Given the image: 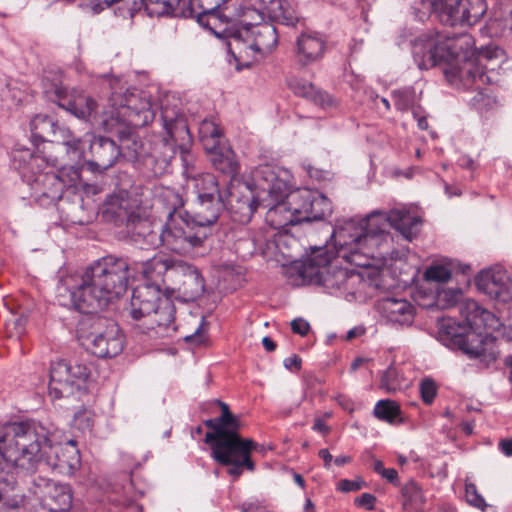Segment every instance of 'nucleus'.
I'll list each match as a JSON object with an SVG mask.
<instances>
[{
  "mask_svg": "<svg viewBox=\"0 0 512 512\" xmlns=\"http://www.w3.org/2000/svg\"><path fill=\"white\" fill-rule=\"evenodd\" d=\"M93 331L83 337L84 345L97 357H115L124 346L120 329L112 320L97 318L93 323Z\"/></svg>",
  "mask_w": 512,
  "mask_h": 512,
  "instance_id": "15",
  "label": "nucleus"
},
{
  "mask_svg": "<svg viewBox=\"0 0 512 512\" xmlns=\"http://www.w3.org/2000/svg\"><path fill=\"white\" fill-rule=\"evenodd\" d=\"M13 161L23 180L33 190L35 198L44 197L56 201L62 197L64 184L58 175L49 169L58 165L56 158H46L31 153L29 149H22L14 151Z\"/></svg>",
  "mask_w": 512,
  "mask_h": 512,
  "instance_id": "8",
  "label": "nucleus"
},
{
  "mask_svg": "<svg viewBox=\"0 0 512 512\" xmlns=\"http://www.w3.org/2000/svg\"><path fill=\"white\" fill-rule=\"evenodd\" d=\"M359 281V275L352 271H348L343 268H335L331 271V268L328 266L323 286L348 291L352 288L355 282Z\"/></svg>",
  "mask_w": 512,
  "mask_h": 512,
  "instance_id": "37",
  "label": "nucleus"
},
{
  "mask_svg": "<svg viewBox=\"0 0 512 512\" xmlns=\"http://www.w3.org/2000/svg\"><path fill=\"white\" fill-rule=\"evenodd\" d=\"M32 493L38 502L35 512H67L72 506V491L68 485L38 477Z\"/></svg>",
  "mask_w": 512,
  "mask_h": 512,
  "instance_id": "17",
  "label": "nucleus"
},
{
  "mask_svg": "<svg viewBox=\"0 0 512 512\" xmlns=\"http://www.w3.org/2000/svg\"><path fill=\"white\" fill-rule=\"evenodd\" d=\"M32 135L42 141L56 142L65 149L68 160L79 159L84 153V142L69 128L60 126L47 115H36L30 122Z\"/></svg>",
  "mask_w": 512,
  "mask_h": 512,
  "instance_id": "14",
  "label": "nucleus"
},
{
  "mask_svg": "<svg viewBox=\"0 0 512 512\" xmlns=\"http://www.w3.org/2000/svg\"><path fill=\"white\" fill-rule=\"evenodd\" d=\"M309 221L323 219L332 211L331 202L322 194L310 191Z\"/></svg>",
  "mask_w": 512,
  "mask_h": 512,
  "instance_id": "46",
  "label": "nucleus"
},
{
  "mask_svg": "<svg viewBox=\"0 0 512 512\" xmlns=\"http://www.w3.org/2000/svg\"><path fill=\"white\" fill-rule=\"evenodd\" d=\"M247 3L262 18L287 26H294L298 21L295 11L284 0H247Z\"/></svg>",
  "mask_w": 512,
  "mask_h": 512,
  "instance_id": "22",
  "label": "nucleus"
},
{
  "mask_svg": "<svg viewBox=\"0 0 512 512\" xmlns=\"http://www.w3.org/2000/svg\"><path fill=\"white\" fill-rule=\"evenodd\" d=\"M500 447H501L502 452L505 455H507V456L512 455V439L502 440L500 443Z\"/></svg>",
  "mask_w": 512,
  "mask_h": 512,
  "instance_id": "62",
  "label": "nucleus"
},
{
  "mask_svg": "<svg viewBox=\"0 0 512 512\" xmlns=\"http://www.w3.org/2000/svg\"><path fill=\"white\" fill-rule=\"evenodd\" d=\"M392 96L395 107L400 111H406L413 106L414 93L410 89L394 91Z\"/></svg>",
  "mask_w": 512,
  "mask_h": 512,
  "instance_id": "51",
  "label": "nucleus"
},
{
  "mask_svg": "<svg viewBox=\"0 0 512 512\" xmlns=\"http://www.w3.org/2000/svg\"><path fill=\"white\" fill-rule=\"evenodd\" d=\"M373 414L381 421L394 424L397 418L400 417L401 409L398 403L393 400H379L374 407Z\"/></svg>",
  "mask_w": 512,
  "mask_h": 512,
  "instance_id": "45",
  "label": "nucleus"
},
{
  "mask_svg": "<svg viewBox=\"0 0 512 512\" xmlns=\"http://www.w3.org/2000/svg\"><path fill=\"white\" fill-rule=\"evenodd\" d=\"M198 132L206 151H213L221 145L222 131L214 120H202Z\"/></svg>",
  "mask_w": 512,
  "mask_h": 512,
  "instance_id": "41",
  "label": "nucleus"
},
{
  "mask_svg": "<svg viewBox=\"0 0 512 512\" xmlns=\"http://www.w3.org/2000/svg\"><path fill=\"white\" fill-rule=\"evenodd\" d=\"M420 220L408 212L392 210L389 214L375 211L364 219H348L334 229L339 255L357 267H368L376 252L390 240V227L411 240L419 232Z\"/></svg>",
  "mask_w": 512,
  "mask_h": 512,
  "instance_id": "3",
  "label": "nucleus"
},
{
  "mask_svg": "<svg viewBox=\"0 0 512 512\" xmlns=\"http://www.w3.org/2000/svg\"><path fill=\"white\" fill-rule=\"evenodd\" d=\"M165 297L157 285L142 284L133 289L129 314L135 320L146 319Z\"/></svg>",
  "mask_w": 512,
  "mask_h": 512,
  "instance_id": "21",
  "label": "nucleus"
},
{
  "mask_svg": "<svg viewBox=\"0 0 512 512\" xmlns=\"http://www.w3.org/2000/svg\"><path fill=\"white\" fill-rule=\"evenodd\" d=\"M465 498L469 505L485 511L487 503L483 496L478 492L475 484L466 482L465 483Z\"/></svg>",
  "mask_w": 512,
  "mask_h": 512,
  "instance_id": "50",
  "label": "nucleus"
},
{
  "mask_svg": "<svg viewBox=\"0 0 512 512\" xmlns=\"http://www.w3.org/2000/svg\"><path fill=\"white\" fill-rule=\"evenodd\" d=\"M297 57L303 65L319 60L326 48V40L317 32H306L297 39Z\"/></svg>",
  "mask_w": 512,
  "mask_h": 512,
  "instance_id": "27",
  "label": "nucleus"
},
{
  "mask_svg": "<svg viewBox=\"0 0 512 512\" xmlns=\"http://www.w3.org/2000/svg\"><path fill=\"white\" fill-rule=\"evenodd\" d=\"M486 28L492 37L512 31V0L500 1L493 7Z\"/></svg>",
  "mask_w": 512,
  "mask_h": 512,
  "instance_id": "32",
  "label": "nucleus"
},
{
  "mask_svg": "<svg viewBox=\"0 0 512 512\" xmlns=\"http://www.w3.org/2000/svg\"><path fill=\"white\" fill-rule=\"evenodd\" d=\"M131 264L132 268H136L132 270V277L134 272H141L146 279L153 282L148 283L149 285H157L158 287H160L161 283H165L166 280H173L171 270L177 265V263H172L162 256H154L146 261H135Z\"/></svg>",
  "mask_w": 512,
  "mask_h": 512,
  "instance_id": "24",
  "label": "nucleus"
},
{
  "mask_svg": "<svg viewBox=\"0 0 512 512\" xmlns=\"http://www.w3.org/2000/svg\"><path fill=\"white\" fill-rule=\"evenodd\" d=\"M454 263L449 259L433 262L424 272V279L429 282L446 283L451 279Z\"/></svg>",
  "mask_w": 512,
  "mask_h": 512,
  "instance_id": "43",
  "label": "nucleus"
},
{
  "mask_svg": "<svg viewBox=\"0 0 512 512\" xmlns=\"http://www.w3.org/2000/svg\"><path fill=\"white\" fill-rule=\"evenodd\" d=\"M198 207L194 213L193 220L201 227L205 228L214 224L225 207V200L222 195L198 199Z\"/></svg>",
  "mask_w": 512,
  "mask_h": 512,
  "instance_id": "35",
  "label": "nucleus"
},
{
  "mask_svg": "<svg viewBox=\"0 0 512 512\" xmlns=\"http://www.w3.org/2000/svg\"><path fill=\"white\" fill-rule=\"evenodd\" d=\"M4 306L11 313V318L5 322V337L9 340L20 341L26 331L28 314L25 309L18 305L14 298L6 296L3 298Z\"/></svg>",
  "mask_w": 512,
  "mask_h": 512,
  "instance_id": "29",
  "label": "nucleus"
},
{
  "mask_svg": "<svg viewBox=\"0 0 512 512\" xmlns=\"http://www.w3.org/2000/svg\"><path fill=\"white\" fill-rule=\"evenodd\" d=\"M290 176L288 175L287 181L289 182ZM290 185L288 184V189L285 192L284 196L288 202L289 208L292 210V213L297 218V223L302 221H309V204H310V190H296L293 192H289Z\"/></svg>",
  "mask_w": 512,
  "mask_h": 512,
  "instance_id": "36",
  "label": "nucleus"
},
{
  "mask_svg": "<svg viewBox=\"0 0 512 512\" xmlns=\"http://www.w3.org/2000/svg\"><path fill=\"white\" fill-rule=\"evenodd\" d=\"M414 118L417 120L418 127L422 130H426L428 128V122L426 117L419 116L416 110L413 111Z\"/></svg>",
  "mask_w": 512,
  "mask_h": 512,
  "instance_id": "64",
  "label": "nucleus"
},
{
  "mask_svg": "<svg viewBox=\"0 0 512 512\" xmlns=\"http://www.w3.org/2000/svg\"><path fill=\"white\" fill-rule=\"evenodd\" d=\"M490 53H475L457 61L448 62L444 74L448 82L463 89H480L481 85L497 84L499 72L495 67H488Z\"/></svg>",
  "mask_w": 512,
  "mask_h": 512,
  "instance_id": "10",
  "label": "nucleus"
},
{
  "mask_svg": "<svg viewBox=\"0 0 512 512\" xmlns=\"http://www.w3.org/2000/svg\"><path fill=\"white\" fill-rule=\"evenodd\" d=\"M462 297V291L459 288L443 289L437 293V305L441 308H449L457 304Z\"/></svg>",
  "mask_w": 512,
  "mask_h": 512,
  "instance_id": "48",
  "label": "nucleus"
},
{
  "mask_svg": "<svg viewBox=\"0 0 512 512\" xmlns=\"http://www.w3.org/2000/svg\"><path fill=\"white\" fill-rule=\"evenodd\" d=\"M460 312L468 330L455 320L447 318L440 323L441 336L450 340L469 358L477 359L488 366L496 360L499 353L495 338L488 333V330L496 328L498 320L474 300L463 303Z\"/></svg>",
  "mask_w": 512,
  "mask_h": 512,
  "instance_id": "5",
  "label": "nucleus"
},
{
  "mask_svg": "<svg viewBox=\"0 0 512 512\" xmlns=\"http://www.w3.org/2000/svg\"><path fill=\"white\" fill-rule=\"evenodd\" d=\"M93 416L92 411L86 408L79 410L75 413L74 425L82 430L91 429L93 426Z\"/></svg>",
  "mask_w": 512,
  "mask_h": 512,
  "instance_id": "54",
  "label": "nucleus"
},
{
  "mask_svg": "<svg viewBox=\"0 0 512 512\" xmlns=\"http://www.w3.org/2000/svg\"><path fill=\"white\" fill-rule=\"evenodd\" d=\"M112 90L109 98L110 110L98 115L96 102L89 96L79 94L73 99H63L60 106L78 118L89 119L108 132L123 133L124 128L144 127L155 118L151 97L144 91L125 87L119 79L109 82Z\"/></svg>",
  "mask_w": 512,
  "mask_h": 512,
  "instance_id": "4",
  "label": "nucleus"
},
{
  "mask_svg": "<svg viewBox=\"0 0 512 512\" xmlns=\"http://www.w3.org/2000/svg\"><path fill=\"white\" fill-rule=\"evenodd\" d=\"M204 424L212 430L206 433L205 442L211 444L212 453H217L219 458L223 456V449L241 438L239 434L229 431L218 417L205 420Z\"/></svg>",
  "mask_w": 512,
  "mask_h": 512,
  "instance_id": "30",
  "label": "nucleus"
},
{
  "mask_svg": "<svg viewBox=\"0 0 512 512\" xmlns=\"http://www.w3.org/2000/svg\"><path fill=\"white\" fill-rule=\"evenodd\" d=\"M291 329L294 333L305 336L310 330V325L306 320L297 318L291 322Z\"/></svg>",
  "mask_w": 512,
  "mask_h": 512,
  "instance_id": "57",
  "label": "nucleus"
},
{
  "mask_svg": "<svg viewBox=\"0 0 512 512\" xmlns=\"http://www.w3.org/2000/svg\"><path fill=\"white\" fill-rule=\"evenodd\" d=\"M377 308L388 321L401 325L411 324L415 315L414 306L403 298H383L378 302Z\"/></svg>",
  "mask_w": 512,
  "mask_h": 512,
  "instance_id": "25",
  "label": "nucleus"
},
{
  "mask_svg": "<svg viewBox=\"0 0 512 512\" xmlns=\"http://www.w3.org/2000/svg\"><path fill=\"white\" fill-rule=\"evenodd\" d=\"M256 444L251 439L239 438L232 442L227 449H223L222 458L217 453H212V457L218 463L230 466L228 473L235 479L240 477L243 468H247L249 471L254 470V463L251 460L250 454Z\"/></svg>",
  "mask_w": 512,
  "mask_h": 512,
  "instance_id": "18",
  "label": "nucleus"
},
{
  "mask_svg": "<svg viewBox=\"0 0 512 512\" xmlns=\"http://www.w3.org/2000/svg\"><path fill=\"white\" fill-rule=\"evenodd\" d=\"M476 93L470 100L471 107L476 110L481 116L488 117L499 106L498 101L491 91L480 86V89H475Z\"/></svg>",
  "mask_w": 512,
  "mask_h": 512,
  "instance_id": "42",
  "label": "nucleus"
},
{
  "mask_svg": "<svg viewBox=\"0 0 512 512\" xmlns=\"http://www.w3.org/2000/svg\"><path fill=\"white\" fill-rule=\"evenodd\" d=\"M427 12H433L443 25L476 24L486 13L485 0H429L421 2Z\"/></svg>",
  "mask_w": 512,
  "mask_h": 512,
  "instance_id": "12",
  "label": "nucleus"
},
{
  "mask_svg": "<svg viewBox=\"0 0 512 512\" xmlns=\"http://www.w3.org/2000/svg\"><path fill=\"white\" fill-rule=\"evenodd\" d=\"M376 501V497L370 493H363L361 496L355 499V505L359 507H364L365 509L371 511L374 509V504Z\"/></svg>",
  "mask_w": 512,
  "mask_h": 512,
  "instance_id": "56",
  "label": "nucleus"
},
{
  "mask_svg": "<svg viewBox=\"0 0 512 512\" xmlns=\"http://www.w3.org/2000/svg\"><path fill=\"white\" fill-rule=\"evenodd\" d=\"M217 403L221 408V415L218 418L229 431L234 432V434H239L241 427L239 418L231 413L226 403L221 401H217Z\"/></svg>",
  "mask_w": 512,
  "mask_h": 512,
  "instance_id": "49",
  "label": "nucleus"
},
{
  "mask_svg": "<svg viewBox=\"0 0 512 512\" xmlns=\"http://www.w3.org/2000/svg\"><path fill=\"white\" fill-rule=\"evenodd\" d=\"M288 172L272 165H261L253 172V189L248 184L232 187L225 207L238 222H248L267 197L279 199L288 189Z\"/></svg>",
  "mask_w": 512,
  "mask_h": 512,
  "instance_id": "6",
  "label": "nucleus"
},
{
  "mask_svg": "<svg viewBox=\"0 0 512 512\" xmlns=\"http://www.w3.org/2000/svg\"><path fill=\"white\" fill-rule=\"evenodd\" d=\"M171 273H173V279L180 278L178 290L189 299H196L203 294L205 289L204 279L195 267L177 263Z\"/></svg>",
  "mask_w": 512,
  "mask_h": 512,
  "instance_id": "26",
  "label": "nucleus"
},
{
  "mask_svg": "<svg viewBox=\"0 0 512 512\" xmlns=\"http://www.w3.org/2000/svg\"><path fill=\"white\" fill-rule=\"evenodd\" d=\"M164 237L167 249L180 255L193 256L204 247L208 234L193 219L187 220L174 209L164 224Z\"/></svg>",
  "mask_w": 512,
  "mask_h": 512,
  "instance_id": "11",
  "label": "nucleus"
},
{
  "mask_svg": "<svg viewBox=\"0 0 512 512\" xmlns=\"http://www.w3.org/2000/svg\"><path fill=\"white\" fill-rule=\"evenodd\" d=\"M0 456L26 473L35 472L45 462L60 473L73 474L81 463L74 440L52 444L50 432L34 421L11 422L0 427Z\"/></svg>",
  "mask_w": 512,
  "mask_h": 512,
  "instance_id": "1",
  "label": "nucleus"
},
{
  "mask_svg": "<svg viewBox=\"0 0 512 512\" xmlns=\"http://www.w3.org/2000/svg\"><path fill=\"white\" fill-rule=\"evenodd\" d=\"M137 207V199L131 198L128 191L120 190L107 197L104 213L121 222L130 221Z\"/></svg>",
  "mask_w": 512,
  "mask_h": 512,
  "instance_id": "28",
  "label": "nucleus"
},
{
  "mask_svg": "<svg viewBox=\"0 0 512 512\" xmlns=\"http://www.w3.org/2000/svg\"><path fill=\"white\" fill-rule=\"evenodd\" d=\"M79 137L85 143L83 156L70 161L78 163L83 160L86 157L87 146L89 147L92 159L86 161L80 168H74V166H72L71 180L74 182L81 181L80 170L86 169L92 173H102L111 168L120 155V149L115 142L109 138L95 137L91 133H85L82 137Z\"/></svg>",
  "mask_w": 512,
  "mask_h": 512,
  "instance_id": "13",
  "label": "nucleus"
},
{
  "mask_svg": "<svg viewBox=\"0 0 512 512\" xmlns=\"http://www.w3.org/2000/svg\"><path fill=\"white\" fill-rule=\"evenodd\" d=\"M475 42L468 33H436L419 38L413 47L414 60L420 69L457 61L475 54Z\"/></svg>",
  "mask_w": 512,
  "mask_h": 512,
  "instance_id": "7",
  "label": "nucleus"
},
{
  "mask_svg": "<svg viewBox=\"0 0 512 512\" xmlns=\"http://www.w3.org/2000/svg\"><path fill=\"white\" fill-rule=\"evenodd\" d=\"M24 503V497L18 493L13 483L0 479V512L16 510Z\"/></svg>",
  "mask_w": 512,
  "mask_h": 512,
  "instance_id": "40",
  "label": "nucleus"
},
{
  "mask_svg": "<svg viewBox=\"0 0 512 512\" xmlns=\"http://www.w3.org/2000/svg\"><path fill=\"white\" fill-rule=\"evenodd\" d=\"M333 244L336 248L335 253L328 252L327 249L317 248L313 250L312 254L298 266V273L302 279L303 284H318L323 285L325 275L332 259L339 255V245H336L334 233L332 234ZM344 260V258L342 257ZM346 262H348L345 259Z\"/></svg>",
  "mask_w": 512,
  "mask_h": 512,
  "instance_id": "20",
  "label": "nucleus"
},
{
  "mask_svg": "<svg viewBox=\"0 0 512 512\" xmlns=\"http://www.w3.org/2000/svg\"><path fill=\"white\" fill-rule=\"evenodd\" d=\"M292 91L300 97L308 98L322 106L329 105L328 95L318 90L311 82L304 79H294L289 82Z\"/></svg>",
  "mask_w": 512,
  "mask_h": 512,
  "instance_id": "39",
  "label": "nucleus"
},
{
  "mask_svg": "<svg viewBox=\"0 0 512 512\" xmlns=\"http://www.w3.org/2000/svg\"><path fill=\"white\" fill-rule=\"evenodd\" d=\"M405 505L409 504L413 511L422 509L425 502L421 488L414 482L406 484L402 490Z\"/></svg>",
  "mask_w": 512,
  "mask_h": 512,
  "instance_id": "47",
  "label": "nucleus"
},
{
  "mask_svg": "<svg viewBox=\"0 0 512 512\" xmlns=\"http://www.w3.org/2000/svg\"><path fill=\"white\" fill-rule=\"evenodd\" d=\"M278 43L276 28L270 23L246 25L229 36L227 46L235 60L250 66L265 54L270 53Z\"/></svg>",
  "mask_w": 512,
  "mask_h": 512,
  "instance_id": "9",
  "label": "nucleus"
},
{
  "mask_svg": "<svg viewBox=\"0 0 512 512\" xmlns=\"http://www.w3.org/2000/svg\"><path fill=\"white\" fill-rule=\"evenodd\" d=\"M133 240L140 244L142 248L166 247V237H164V226L160 230H154L152 224L147 220L139 219L133 224Z\"/></svg>",
  "mask_w": 512,
  "mask_h": 512,
  "instance_id": "34",
  "label": "nucleus"
},
{
  "mask_svg": "<svg viewBox=\"0 0 512 512\" xmlns=\"http://www.w3.org/2000/svg\"><path fill=\"white\" fill-rule=\"evenodd\" d=\"M421 398L426 404H431L437 394L436 383L430 379L425 378L420 383Z\"/></svg>",
  "mask_w": 512,
  "mask_h": 512,
  "instance_id": "53",
  "label": "nucleus"
},
{
  "mask_svg": "<svg viewBox=\"0 0 512 512\" xmlns=\"http://www.w3.org/2000/svg\"><path fill=\"white\" fill-rule=\"evenodd\" d=\"M263 206L268 208V212L266 214L267 222L275 229H281L297 224V218L289 208L285 197H281L279 199L267 197V201Z\"/></svg>",
  "mask_w": 512,
  "mask_h": 512,
  "instance_id": "31",
  "label": "nucleus"
},
{
  "mask_svg": "<svg viewBox=\"0 0 512 512\" xmlns=\"http://www.w3.org/2000/svg\"><path fill=\"white\" fill-rule=\"evenodd\" d=\"M319 457L322 458L325 462V467L329 468L330 463L332 461V455L328 451V449H321L318 453Z\"/></svg>",
  "mask_w": 512,
  "mask_h": 512,
  "instance_id": "63",
  "label": "nucleus"
},
{
  "mask_svg": "<svg viewBox=\"0 0 512 512\" xmlns=\"http://www.w3.org/2000/svg\"><path fill=\"white\" fill-rule=\"evenodd\" d=\"M90 375V369L81 363L54 362L50 369L49 395L60 399L72 395Z\"/></svg>",
  "mask_w": 512,
  "mask_h": 512,
  "instance_id": "16",
  "label": "nucleus"
},
{
  "mask_svg": "<svg viewBox=\"0 0 512 512\" xmlns=\"http://www.w3.org/2000/svg\"><path fill=\"white\" fill-rule=\"evenodd\" d=\"M161 117L166 133L174 143L190 139L187 121L178 110L162 106Z\"/></svg>",
  "mask_w": 512,
  "mask_h": 512,
  "instance_id": "33",
  "label": "nucleus"
},
{
  "mask_svg": "<svg viewBox=\"0 0 512 512\" xmlns=\"http://www.w3.org/2000/svg\"><path fill=\"white\" fill-rule=\"evenodd\" d=\"M194 187L198 194V199L222 195L218 188L216 177L210 173H204L194 178Z\"/></svg>",
  "mask_w": 512,
  "mask_h": 512,
  "instance_id": "44",
  "label": "nucleus"
},
{
  "mask_svg": "<svg viewBox=\"0 0 512 512\" xmlns=\"http://www.w3.org/2000/svg\"><path fill=\"white\" fill-rule=\"evenodd\" d=\"M175 306L171 300L164 298L154 308L143 324L145 332H153L154 336H167L170 331H175L174 326Z\"/></svg>",
  "mask_w": 512,
  "mask_h": 512,
  "instance_id": "23",
  "label": "nucleus"
},
{
  "mask_svg": "<svg viewBox=\"0 0 512 512\" xmlns=\"http://www.w3.org/2000/svg\"><path fill=\"white\" fill-rule=\"evenodd\" d=\"M313 430L323 434H327L330 431L329 427L325 424V422L319 418L315 420Z\"/></svg>",
  "mask_w": 512,
  "mask_h": 512,
  "instance_id": "61",
  "label": "nucleus"
},
{
  "mask_svg": "<svg viewBox=\"0 0 512 512\" xmlns=\"http://www.w3.org/2000/svg\"><path fill=\"white\" fill-rule=\"evenodd\" d=\"M479 53H490L491 61L488 62V67H495L496 70L499 72V77L501 76V63L503 61V51L498 48H487L486 50H482Z\"/></svg>",
  "mask_w": 512,
  "mask_h": 512,
  "instance_id": "55",
  "label": "nucleus"
},
{
  "mask_svg": "<svg viewBox=\"0 0 512 512\" xmlns=\"http://www.w3.org/2000/svg\"><path fill=\"white\" fill-rule=\"evenodd\" d=\"M475 281L477 288L491 299L503 303L512 299V279L502 267L482 271Z\"/></svg>",
  "mask_w": 512,
  "mask_h": 512,
  "instance_id": "19",
  "label": "nucleus"
},
{
  "mask_svg": "<svg viewBox=\"0 0 512 512\" xmlns=\"http://www.w3.org/2000/svg\"><path fill=\"white\" fill-rule=\"evenodd\" d=\"M134 269L128 258L103 257L81 276L63 278L57 287L58 301L82 313L102 310L126 292Z\"/></svg>",
  "mask_w": 512,
  "mask_h": 512,
  "instance_id": "2",
  "label": "nucleus"
},
{
  "mask_svg": "<svg viewBox=\"0 0 512 512\" xmlns=\"http://www.w3.org/2000/svg\"><path fill=\"white\" fill-rule=\"evenodd\" d=\"M381 476L387 479L389 482L393 483L398 478V473L394 468L384 469Z\"/></svg>",
  "mask_w": 512,
  "mask_h": 512,
  "instance_id": "60",
  "label": "nucleus"
},
{
  "mask_svg": "<svg viewBox=\"0 0 512 512\" xmlns=\"http://www.w3.org/2000/svg\"><path fill=\"white\" fill-rule=\"evenodd\" d=\"M207 152L211 154V162L217 170L229 176L237 174L238 163L230 148L219 145L215 150Z\"/></svg>",
  "mask_w": 512,
  "mask_h": 512,
  "instance_id": "38",
  "label": "nucleus"
},
{
  "mask_svg": "<svg viewBox=\"0 0 512 512\" xmlns=\"http://www.w3.org/2000/svg\"><path fill=\"white\" fill-rule=\"evenodd\" d=\"M284 366L290 370H299L301 368V358L298 355L288 357L284 360Z\"/></svg>",
  "mask_w": 512,
  "mask_h": 512,
  "instance_id": "59",
  "label": "nucleus"
},
{
  "mask_svg": "<svg viewBox=\"0 0 512 512\" xmlns=\"http://www.w3.org/2000/svg\"><path fill=\"white\" fill-rule=\"evenodd\" d=\"M361 488L360 484L351 480H342L339 483V489L343 492L357 491Z\"/></svg>",
  "mask_w": 512,
  "mask_h": 512,
  "instance_id": "58",
  "label": "nucleus"
},
{
  "mask_svg": "<svg viewBox=\"0 0 512 512\" xmlns=\"http://www.w3.org/2000/svg\"><path fill=\"white\" fill-rule=\"evenodd\" d=\"M398 376L397 369L395 367H389L382 376V388L390 393L399 390L401 388V382Z\"/></svg>",
  "mask_w": 512,
  "mask_h": 512,
  "instance_id": "52",
  "label": "nucleus"
}]
</instances>
